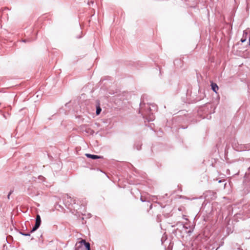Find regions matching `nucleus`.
I'll return each mask as SVG.
<instances>
[{
  "mask_svg": "<svg viewBox=\"0 0 250 250\" xmlns=\"http://www.w3.org/2000/svg\"><path fill=\"white\" fill-rule=\"evenodd\" d=\"M140 104L141 108L139 113L141 114L143 118L145 119V122H146V120L148 122L153 121L155 119V117L153 112V109L151 108L150 105L144 104H143L144 107H143L141 103Z\"/></svg>",
  "mask_w": 250,
  "mask_h": 250,
  "instance_id": "f257e3e1",
  "label": "nucleus"
},
{
  "mask_svg": "<svg viewBox=\"0 0 250 250\" xmlns=\"http://www.w3.org/2000/svg\"><path fill=\"white\" fill-rule=\"evenodd\" d=\"M87 204L86 201L85 199L82 200H76L73 204L72 207V211H77L80 210L81 211H84L85 207Z\"/></svg>",
  "mask_w": 250,
  "mask_h": 250,
  "instance_id": "f03ea898",
  "label": "nucleus"
},
{
  "mask_svg": "<svg viewBox=\"0 0 250 250\" xmlns=\"http://www.w3.org/2000/svg\"><path fill=\"white\" fill-rule=\"evenodd\" d=\"M212 108V107L211 104H207L204 106L200 108L198 110V114L202 117V118L204 119L206 118V115H210L211 113L214 112V109L211 111ZM207 118H208V116H207Z\"/></svg>",
  "mask_w": 250,
  "mask_h": 250,
  "instance_id": "7ed1b4c3",
  "label": "nucleus"
},
{
  "mask_svg": "<svg viewBox=\"0 0 250 250\" xmlns=\"http://www.w3.org/2000/svg\"><path fill=\"white\" fill-rule=\"evenodd\" d=\"M75 200V199H73L68 194H66L63 197V201L65 207L72 211V207Z\"/></svg>",
  "mask_w": 250,
  "mask_h": 250,
  "instance_id": "20e7f679",
  "label": "nucleus"
},
{
  "mask_svg": "<svg viewBox=\"0 0 250 250\" xmlns=\"http://www.w3.org/2000/svg\"><path fill=\"white\" fill-rule=\"evenodd\" d=\"M232 147L237 151H247V147H246L245 145L239 144L238 142L235 141L232 143Z\"/></svg>",
  "mask_w": 250,
  "mask_h": 250,
  "instance_id": "39448f33",
  "label": "nucleus"
},
{
  "mask_svg": "<svg viewBox=\"0 0 250 250\" xmlns=\"http://www.w3.org/2000/svg\"><path fill=\"white\" fill-rule=\"evenodd\" d=\"M88 245L90 246V244L89 242H87L84 239H81V241L76 243L75 250H79V249L81 248L83 245L84 246L85 249H87L88 248V246H87Z\"/></svg>",
  "mask_w": 250,
  "mask_h": 250,
  "instance_id": "423d86ee",
  "label": "nucleus"
},
{
  "mask_svg": "<svg viewBox=\"0 0 250 250\" xmlns=\"http://www.w3.org/2000/svg\"><path fill=\"white\" fill-rule=\"evenodd\" d=\"M205 197L207 200H214L216 198V193L212 191H207L205 193Z\"/></svg>",
  "mask_w": 250,
  "mask_h": 250,
  "instance_id": "0eeeda50",
  "label": "nucleus"
},
{
  "mask_svg": "<svg viewBox=\"0 0 250 250\" xmlns=\"http://www.w3.org/2000/svg\"><path fill=\"white\" fill-rule=\"evenodd\" d=\"M199 94H200L199 96H196V98H194V97H192V101H194L195 102L199 101L201 100L202 99H203L204 97L205 96V95L204 93L201 92V90L200 89L198 90Z\"/></svg>",
  "mask_w": 250,
  "mask_h": 250,
  "instance_id": "6e6552de",
  "label": "nucleus"
},
{
  "mask_svg": "<svg viewBox=\"0 0 250 250\" xmlns=\"http://www.w3.org/2000/svg\"><path fill=\"white\" fill-rule=\"evenodd\" d=\"M85 156L87 158H90L93 160L103 158V157L102 156H98V155L91 154H89V153H86Z\"/></svg>",
  "mask_w": 250,
  "mask_h": 250,
  "instance_id": "1a4fd4ad",
  "label": "nucleus"
},
{
  "mask_svg": "<svg viewBox=\"0 0 250 250\" xmlns=\"http://www.w3.org/2000/svg\"><path fill=\"white\" fill-rule=\"evenodd\" d=\"M142 143L140 141H136L134 145V147L137 150H139L141 149Z\"/></svg>",
  "mask_w": 250,
  "mask_h": 250,
  "instance_id": "9d476101",
  "label": "nucleus"
},
{
  "mask_svg": "<svg viewBox=\"0 0 250 250\" xmlns=\"http://www.w3.org/2000/svg\"><path fill=\"white\" fill-rule=\"evenodd\" d=\"M175 226H178L179 228H183L185 229H188V227L185 226V225L181 222H177L175 225H172V227H175Z\"/></svg>",
  "mask_w": 250,
  "mask_h": 250,
  "instance_id": "9b49d317",
  "label": "nucleus"
},
{
  "mask_svg": "<svg viewBox=\"0 0 250 250\" xmlns=\"http://www.w3.org/2000/svg\"><path fill=\"white\" fill-rule=\"evenodd\" d=\"M41 224V218L40 216V215L37 214L36 218V222L35 224L36 225L40 227Z\"/></svg>",
  "mask_w": 250,
  "mask_h": 250,
  "instance_id": "f8f14e48",
  "label": "nucleus"
},
{
  "mask_svg": "<svg viewBox=\"0 0 250 250\" xmlns=\"http://www.w3.org/2000/svg\"><path fill=\"white\" fill-rule=\"evenodd\" d=\"M211 86L212 90L215 93H217V91L219 89L217 84L216 83H212Z\"/></svg>",
  "mask_w": 250,
  "mask_h": 250,
  "instance_id": "ddd939ff",
  "label": "nucleus"
},
{
  "mask_svg": "<svg viewBox=\"0 0 250 250\" xmlns=\"http://www.w3.org/2000/svg\"><path fill=\"white\" fill-rule=\"evenodd\" d=\"M247 36H248V33L245 31H244L243 37L241 39L240 41L242 42H246V41L247 40Z\"/></svg>",
  "mask_w": 250,
  "mask_h": 250,
  "instance_id": "4468645a",
  "label": "nucleus"
},
{
  "mask_svg": "<svg viewBox=\"0 0 250 250\" xmlns=\"http://www.w3.org/2000/svg\"><path fill=\"white\" fill-rule=\"evenodd\" d=\"M101 111H102V109H101L99 104H98V105H96V115H99L100 114Z\"/></svg>",
  "mask_w": 250,
  "mask_h": 250,
  "instance_id": "2eb2a0df",
  "label": "nucleus"
},
{
  "mask_svg": "<svg viewBox=\"0 0 250 250\" xmlns=\"http://www.w3.org/2000/svg\"><path fill=\"white\" fill-rule=\"evenodd\" d=\"M40 227L35 225L32 228V229L30 231V233H32L37 230Z\"/></svg>",
  "mask_w": 250,
  "mask_h": 250,
  "instance_id": "dca6fc26",
  "label": "nucleus"
},
{
  "mask_svg": "<svg viewBox=\"0 0 250 250\" xmlns=\"http://www.w3.org/2000/svg\"><path fill=\"white\" fill-rule=\"evenodd\" d=\"M140 200L142 202H146V201H147V199L146 197H143L142 195L141 196V197H140Z\"/></svg>",
  "mask_w": 250,
  "mask_h": 250,
  "instance_id": "f3484780",
  "label": "nucleus"
},
{
  "mask_svg": "<svg viewBox=\"0 0 250 250\" xmlns=\"http://www.w3.org/2000/svg\"><path fill=\"white\" fill-rule=\"evenodd\" d=\"M38 179L39 180L41 181L42 182L45 181V178L42 176H39L38 177Z\"/></svg>",
  "mask_w": 250,
  "mask_h": 250,
  "instance_id": "a211bd4d",
  "label": "nucleus"
},
{
  "mask_svg": "<svg viewBox=\"0 0 250 250\" xmlns=\"http://www.w3.org/2000/svg\"><path fill=\"white\" fill-rule=\"evenodd\" d=\"M94 4V0H88L87 4L89 5H93Z\"/></svg>",
  "mask_w": 250,
  "mask_h": 250,
  "instance_id": "6ab92c4d",
  "label": "nucleus"
},
{
  "mask_svg": "<svg viewBox=\"0 0 250 250\" xmlns=\"http://www.w3.org/2000/svg\"><path fill=\"white\" fill-rule=\"evenodd\" d=\"M33 41V40H31L30 39H27L22 40V42H30L31 41Z\"/></svg>",
  "mask_w": 250,
  "mask_h": 250,
  "instance_id": "aec40b11",
  "label": "nucleus"
},
{
  "mask_svg": "<svg viewBox=\"0 0 250 250\" xmlns=\"http://www.w3.org/2000/svg\"><path fill=\"white\" fill-rule=\"evenodd\" d=\"M246 147H247V151L250 150V143L245 145Z\"/></svg>",
  "mask_w": 250,
  "mask_h": 250,
  "instance_id": "412c9836",
  "label": "nucleus"
},
{
  "mask_svg": "<svg viewBox=\"0 0 250 250\" xmlns=\"http://www.w3.org/2000/svg\"><path fill=\"white\" fill-rule=\"evenodd\" d=\"M12 193H13V191H12V190H10V191H9V192L8 193V195H7V198H8V199H10V195H11Z\"/></svg>",
  "mask_w": 250,
  "mask_h": 250,
  "instance_id": "4be33fe9",
  "label": "nucleus"
},
{
  "mask_svg": "<svg viewBox=\"0 0 250 250\" xmlns=\"http://www.w3.org/2000/svg\"><path fill=\"white\" fill-rule=\"evenodd\" d=\"M30 234L31 233H30V232L28 233H24V234H23V236H30Z\"/></svg>",
  "mask_w": 250,
  "mask_h": 250,
  "instance_id": "5701e85b",
  "label": "nucleus"
},
{
  "mask_svg": "<svg viewBox=\"0 0 250 250\" xmlns=\"http://www.w3.org/2000/svg\"><path fill=\"white\" fill-rule=\"evenodd\" d=\"M88 248H87V249H86V250H91L90 249V246H89V245H88Z\"/></svg>",
  "mask_w": 250,
  "mask_h": 250,
  "instance_id": "b1692460",
  "label": "nucleus"
},
{
  "mask_svg": "<svg viewBox=\"0 0 250 250\" xmlns=\"http://www.w3.org/2000/svg\"><path fill=\"white\" fill-rule=\"evenodd\" d=\"M19 233H20V234H21V235H23V234H24V232H22V231H20V232H19Z\"/></svg>",
  "mask_w": 250,
  "mask_h": 250,
  "instance_id": "393cba45",
  "label": "nucleus"
},
{
  "mask_svg": "<svg viewBox=\"0 0 250 250\" xmlns=\"http://www.w3.org/2000/svg\"><path fill=\"white\" fill-rule=\"evenodd\" d=\"M152 208V204H150V205L149 208H150V209H151Z\"/></svg>",
  "mask_w": 250,
  "mask_h": 250,
  "instance_id": "a878e982",
  "label": "nucleus"
},
{
  "mask_svg": "<svg viewBox=\"0 0 250 250\" xmlns=\"http://www.w3.org/2000/svg\"><path fill=\"white\" fill-rule=\"evenodd\" d=\"M152 107L154 108L155 109H156V107H155V106H154V105H152Z\"/></svg>",
  "mask_w": 250,
  "mask_h": 250,
  "instance_id": "bb28decb",
  "label": "nucleus"
},
{
  "mask_svg": "<svg viewBox=\"0 0 250 250\" xmlns=\"http://www.w3.org/2000/svg\"><path fill=\"white\" fill-rule=\"evenodd\" d=\"M222 182V181L221 180H219V181H218V182H219V183H221Z\"/></svg>",
  "mask_w": 250,
  "mask_h": 250,
  "instance_id": "cd10ccee",
  "label": "nucleus"
},
{
  "mask_svg": "<svg viewBox=\"0 0 250 250\" xmlns=\"http://www.w3.org/2000/svg\"><path fill=\"white\" fill-rule=\"evenodd\" d=\"M249 42L250 44V38L249 37Z\"/></svg>",
  "mask_w": 250,
  "mask_h": 250,
  "instance_id": "c85d7f7f",
  "label": "nucleus"
},
{
  "mask_svg": "<svg viewBox=\"0 0 250 250\" xmlns=\"http://www.w3.org/2000/svg\"><path fill=\"white\" fill-rule=\"evenodd\" d=\"M58 206L59 208H62V206L61 205H58Z\"/></svg>",
  "mask_w": 250,
  "mask_h": 250,
  "instance_id": "c756f323",
  "label": "nucleus"
},
{
  "mask_svg": "<svg viewBox=\"0 0 250 250\" xmlns=\"http://www.w3.org/2000/svg\"><path fill=\"white\" fill-rule=\"evenodd\" d=\"M188 232V233H190V232H191V230H189Z\"/></svg>",
  "mask_w": 250,
  "mask_h": 250,
  "instance_id": "7c9ffc66",
  "label": "nucleus"
},
{
  "mask_svg": "<svg viewBox=\"0 0 250 250\" xmlns=\"http://www.w3.org/2000/svg\"><path fill=\"white\" fill-rule=\"evenodd\" d=\"M190 97H193V96H192V95H190ZM191 98H192V97H191ZM192 98H191V101H192Z\"/></svg>",
  "mask_w": 250,
  "mask_h": 250,
  "instance_id": "2f4dec72",
  "label": "nucleus"
}]
</instances>
